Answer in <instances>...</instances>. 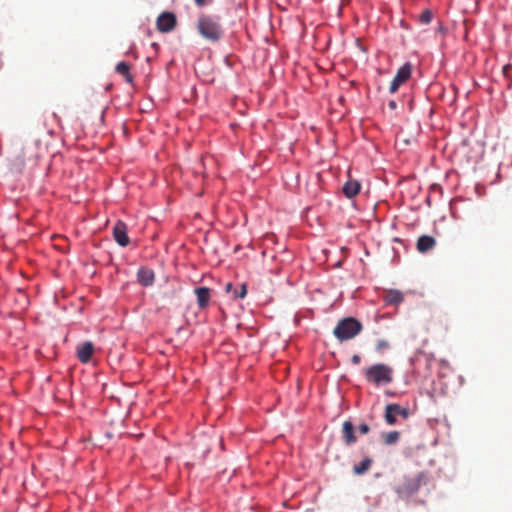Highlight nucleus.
I'll use <instances>...</instances> for the list:
<instances>
[{
	"mask_svg": "<svg viewBox=\"0 0 512 512\" xmlns=\"http://www.w3.org/2000/svg\"><path fill=\"white\" fill-rule=\"evenodd\" d=\"M199 34L210 42H218L223 35L219 20L209 15H201L197 22Z\"/></svg>",
	"mask_w": 512,
	"mask_h": 512,
	"instance_id": "f257e3e1",
	"label": "nucleus"
},
{
	"mask_svg": "<svg viewBox=\"0 0 512 512\" xmlns=\"http://www.w3.org/2000/svg\"><path fill=\"white\" fill-rule=\"evenodd\" d=\"M393 369L383 363L371 365L363 370V375L368 383L376 386L386 385L392 382Z\"/></svg>",
	"mask_w": 512,
	"mask_h": 512,
	"instance_id": "f03ea898",
	"label": "nucleus"
},
{
	"mask_svg": "<svg viewBox=\"0 0 512 512\" xmlns=\"http://www.w3.org/2000/svg\"><path fill=\"white\" fill-rule=\"evenodd\" d=\"M362 324L353 317L340 320L333 330L334 336L341 342L356 337L362 331Z\"/></svg>",
	"mask_w": 512,
	"mask_h": 512,
	"instance_id": "7ed1b4c3",
	"label": "nucleus"
},
{
	"mask_svg": "<svg viewBox=\"0 0 512 512\" xmlns=\"http://www.w3.org/2000/svg\"><path fill=\"white\" fill-rule=\"evenodd\" d=\"M424 480V474L418 473L416 475H404L398 479L395 485V492L400 497H409L416 493Z\"/></svg>",
	"mask_w": 512,
	"mask_h": 512,
	"instance_id": "20e7f679",
	"label": "nucleus"
},
{
	"mask_svg": "<svg viewBox=\"0 0 512 512\" xmlns=\"http://www.w3.org/2000/svg\"><path fill=\"white\" fill-rule=\"evenodd\" d=\"M410 415L408 407H402L396 403H389L385 406L384 419L388 425H395L397 417L407 419Z\"/></svg>",
	"mask_w": 512,
	"mask_h": 512,
	"instance_id": "39448f33",
	"label": "nucleus"
},
{
	"mask_svg": "<svg viewBox=\"0 0 512 512\" xmlns=\"http://www.w3.org/2000/svg\"><path fill=\"white\" fill-rule=\"evenodd\" d=\"M411 73L412 66L410 63H405L401 66L390 84L389 92L392 94L395 93L399 87L410 78Z\"/></svg>",
	"mask_w": 512,
	"mask_h": 512,
	"instance_id": "423d86ee",
	"label": "nucleus"
},
{
	"mask_svg": "<svg viewBox=\"0 0 512 512\" xmlns=\"http://www.w3.org/2000/svg\"><path fill=\"white\" fill-rule=\"evenodd\" d=\"M177 24L176 16L171 12H163L157 18V29L160 32L167 33L172 31Z\"/></svg>",
	"mask_w": 512,
	"mask_h": 512,
	"instance_id": "0eeeda50",
	"label": "nucleus"
},
{
	"mask_svg": "<svg viewBox=\"0 0 512 512\" xmlns=\"http://www.w3.org/2000/svg\"><path fill=\"white\" fill-rule=\"evenodd\" d=\"M127 225L122 221H117L113 227V237L115 241L122 247L129 244L130 240L127 235Z\"/></svg>",
	"mask_w": 512,
	"mask_h": 512,
	"instance_id": "6e6552de",
	"label": "nucleus"
},
{
	"mask_svg": "<svg viewBox=\"0 0 512 512\" xmlns=\"http://www.w3.org/2000/svg\"><path fill=\"white\" fill-rule=\"evenodd\" d=\"M94 352L93 343L90 341L84 342L77 348V357L81 363H88Z\"/></svg>",
	"mask_w": 512,
	"mask_h": 512,
	"instance_id": "1a4fd4ad",
	"label": "nucleus"
},
{
	"mask_svg": "<svg viewBox=\"0 0 512 512\" xmlns=\"http://www.w3.org/2000/svg\"><path fill=\"white\" fill-rule=\"evenodd\" d=\"M197 297V304L200 309L208 307L210 302V289L207 287H198L194 290Z\"/></svg>",
	"mask_w": 512,
	"mask_h": 512,
	"instance_id": "9d476101",
	"label": "nucleus"
},
{
	"mask_svg": "<svg viewBox=\"0 0 512 512\" xmlns=\"http://www.w3.org/2000/svg\"><path fill=\"white\" fill-rule=\"evenodd\" d=\"M137 278H138V282L142 286L148 287L154 283L155 274H154L153 270H151L149 268H141L138 270Z\"/></svg>",
	"mask_w": 512,
	"mask_h": 512,
	"instance_id": "9b49d317",
	"label": "nucleus"
},
{
	"mask_svg": "<svg viewBox=\"0 0 512 512\" xmlns=\"http://www.w3.org/2000/svg\"><path fill=\"white\" fill-rule=\"evenodd\" d=\"M435 245L436 240L434 237L423 235L418 238L416 247L420 253H425L431 250Z\"/></svg>",
	"mask_w": 512,
	"mask_h": 512,
	"instance_id": "f8f14e48",
	"label": "nucleus"
},
{
	"mask_svg": "<svg viewBox=\"0 0 512 512\" xmlns=\"http://www.w3.org/2000/svg\"><path fill=\"white\" fill-rule=\"evenodd\" d=\"M360 189H361V184L357 180H354V179L348 180L343 185V188H342L343 193L347 198H353L356 195H358L360 192Z\"/></svg>",
	"mask_w": 512,
	"mask_h": 512,
	"instance_id": "ddd939ff",
	"label": "nucleus"
},
{
	"mask_svg": "<svg viewBox=\"0 0 512 512\" xmlns=\"http://www.w3.org/2000/svg\"><path fill=\"white\" fill-rule=\"evenodd\" d=\"M343 440L346 445H352L356 442L354 426L350 421H345L342 425Z\"/></svg>",
	"mask_w": 512,
	"mask_h": 512,
	"instance_id": "4468645a",
	"label": "nucleus"
},
{
	"mask_svg": "<svg viewBox=\"0 0 512 512\" xmlns=\"http://www.w3.org/2000/svg\"><path fill=\"white\" fill-rule=\"evenodd\" d=\"M404 300L403 294L401 291L396 289L388 290L384 295V302L387 305H399Z\"/></svg>",
	"mask_w": 512,
	"mask_h": 512,
	"instance_id": "2eb2a0df",
	"label": "nucleus"
},
{
	"mask_svg": "<svg viewBox=\"0 0 512 512\" xmlns=\"http://www.w3.org/2000/svg\"><path fill=\"white\" fill-rule=\"evenodd\" d=\"M26 149H22L12 160L11 168L15 172H21L25 166Z\"/></svg>",
	"mask_w": 512,
	"mask_h": 512,
	"instance_id": "dca6fc26",
	"label": "nucleus"
},
{
	"mask_svg": "<svg viewBox=\"0 0 512 512\" xmlns=\"http://www.w3.org/2000/svg\"><path fill=\"white\" fill-rule=\"evenodd\" d=\"M115 70L118 74L122 75L125 78L127 83H133V76L130 73V65L128 63L119 62L116 65Z\"/></svg>",
	"mask_w": 512,
	"mask_h": 512,
	"instance_id": "f3484780",
	"label": "nucleus"
},
{
	"mask_svg": "<svg viewBox=\"0 0 512 512\" xmlns=\"http://www.w3.org/2000/svg\"><path fill=\"white\" fill-rule=\"evenodd\" d=\"M372 465V459L364 458L359 464L355 465L353 471L357 475H362L366 473Z\"/></svg>",
	"mask_w": 512,
	"mask_h": 512,
	"instance_id": "a211bd4d",
	"label": "nucleus"
},
{
	"mask_svg": "<svg viewBox=\"0 0 512 512\" xmlns=\"http://www.w3.org/2000/svg\"><path fill=\"white\" fill-rule=\"evenodd\" d=\"M382 437L386 445H393L399 441L400 433L398 431H390L383 434Z\"/></svg>",
	"mask_w": 512,
	"mask_h": 512,
	"instance_id": "6ab92c4d",
	"label": "nucleus"
},
{
	"mask_svg": "<svg viewBox=\"0 0 512 512\" xmlns=\"http://www.w3.org/2000/svg\"><path fill=\"white\" fill-rule=\"evenodd\" d=\"M432 18H433L432 11L426 9V10L422 11V13L419 15L418 19L421 24L427 25L432 21Z\"/></svg>",
	"mask_w": 512,
	"mask_h": 512,
	"instance_id": "aec40b11",
	"label": "nucleus"
},
{
	"mask_svg": "<svg viewBox=\"0 0 512 512\" xmlns=\"http://www.w3.org/2000/svg\"><path fill=\"white\" fill-rule=\"evenodd\" d=\"M390 347V343L387 340L380 339L376 342V351L381 353Z\"/></svg>",
	"mask_w": 512,
	"mask_h": 512,
	"instance_id": "412c9836",
	"label": "nucleus"
},
{
	"mask_svg": "<svg viewBox=\"0 0 512 512\" xmlns=\"http://www.w3.org/2000/svg\"><path fill=\"white\" fill-rule=\"evenodd\" d=\"M247 294V287L245 283H242L240 285L239 289L234 290V297L235 298H244Z\"/></svg>",
	"mask_w": 512,
	"mask_h": 512,
	"instance_id": "4be33fe9",
	"label": "nucleus"
},
{
	"mask_svg": "<svg viewBox=\"0 0 512 512\" xmlns=\"http://www.w3.org/2000/svg\"><path fill=\"white\" fill-rule=\"evenodd\" d=\"M358 430L361 434H367L370 431V428L367 424L362 423L359 425Z\"/></svg>",
	"mask_w": 512,
	"mask_h": 512,
	"instance_id": "5701e85b",
	"label": "nucleus"
},
{
	"mask_svg": "<svg viewBox=\"0 0 512 512\" xmlns=\"http://www.w3.org/2000/svg\"><path fill=\"white\" fill-rule=\"evenodd\" d=\"M351 362L354 365H358L361 362V357L358 354H355V355L352 356Z\"/></svg>",
	"mask_w": 512,
	"mask_h": 512,
	"instance_id": "b1692460",
	"label": "nucleus"
},
{
	"mask_svg": "<svg viewBox=\"0 0 512 512\" xmlns=\"http://www.w3.org/2000/svg\"><path fill=\"white\" fill-rule=\"evenodd\" d=\"M194 1H195L196 5L201 7V6L208 4L210 0H194Z\"/></svg>",
	"mask_w": 512,
	"mask_h": 512,
	"instance_id": "393cba45",
	"label": "nucleus"
},
{
	"mask_svg": "<svg viewBox=\"0 0 512 512\" xmlns=\"http://www.w3.org/2000/svg\"><path fill=\"white\" fill-rule=\"evenodd\" d=\"M388 106L391 108V109H395L396 108V102L395 101H390Z\"/></svg>",
	"mask_w": 512,
	"mask_h": 512,
	"instance_id": "a878e982",
	"label": "nucleus"
},
{
	"mask_svg": "<svg viewBox=\"0 0 512 512\" xmlns=\"http://www.w3.org/2000/svg\"><path fill=\"white\" fill-rule=\"evenodd\" d=\"M231 288H232V284H231V283H228V284L226 285V290H227V291H230V289H231Z\"/></svg>",
	"mask_w": 512,
	"mask_h": 512,
	"instance_id": "bb28decb",
	"label": "nucleus"
}]
</instances>
